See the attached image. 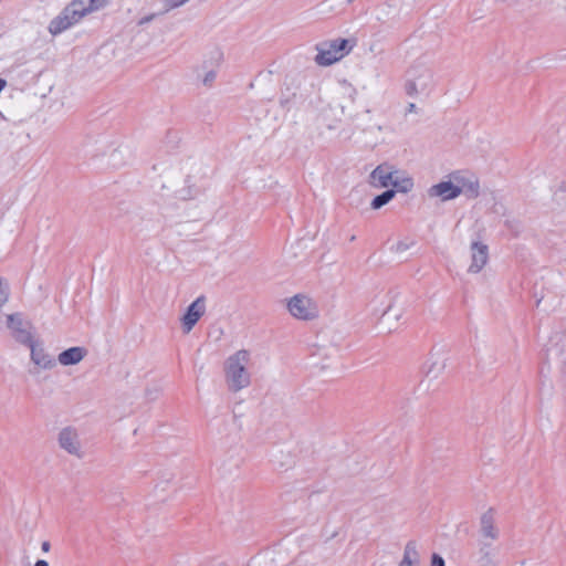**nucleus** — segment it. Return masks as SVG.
Wrapping results in <instances>:
<instances>
[{"instance_id": "a878e982", "label": "nucleus", "mask_w": 566, "mask_h": 566, "mask_svg": "<svg viewBox=\"0 0 566 566\" xmlns=\"http://www.w3.org/2000/svg\"><path fill=\"white\" fill-rule=\"evenodd\" d=\"M50 548H51V544H50V542H48V541L42 542V544H41V549H42L44 553H48V552L50 551Z\"/></svg>"}, {"instance_id": "6ab92c4d", "label": "nucleus", "mask_w": 566, "mask_h": 566, "mask_svg": "<svg viewBox=\"0 0 566 566\" xmlns=\"http://www.w3.org/2000/svg\"><path fill=\"white\" fill-rule=\"evenodd\" d=\"M396 195V191L394 189H387L385 190L384 192H381L380 195L376 196L370 206L373 209L377 210V209H380L381 207H384L385 205H387L389 201L392 200V198L395 197Z\"/></svg>"}, {"instance_id": "ddd939ff", "label": "nucleus", "mask_w": 566, "mask_h": 566, "mask_svg": "<svg viewBox=\"0 0 566 566\" xmlns=\"http://www.w3.org/2000/svg\"><path fill=\"white\" fill-rule=\"evenodd\" d=\"M496 541L479 538V566H497L495 556L497 554Z\"/></svg>"}, {"instance_id": "473e14b6", "label": "nucleus", "mask_w": 566, "mask_h": 566, "mask_svg": "<svg viewBox=\"0 0 566 566\" xmlns=\"http://www.w3.org/2000/svg\"><path fill=\"white\" fill-rule=\"evenodd\" d=\"M339 106H340L342 113L344 114V113H345L346 105H345V104H339Z\"/></svg>"}, {"instance_id": "f8f14e48", "label": "nucleus", "mask_w": 566, "mask_h": 566, "mask_svg": "<svg viewBox=\"0 0 566 566\" xmlns=\"http://www.w3.org/2000/svg\"><path fill=\"white\" fill-rule=\"evenodd\" d=\"M471 259L469 266L470 273H479L489 260V248L486 244L474 241L471 243Z\"/></svg>"}, {"instance_id": "412c9836", "label": "nucleus", "mask_w": 566, "mask_h": 566, "mask_svg": "<svg viewBox=\"0 0 566 566\" xmlns=\"http://www.w3.org/2000/svg\"><path fill=\"white\" fill-rule=\"evenodd\" d=\"M77 1L84 7V9L88 13L104 8L109 2V0H77Z\"/></svg>"}, {"instance_id": "c85d7f7f", "label": "nucleus", "mask_w": 566, "mask_h": 566, "mask_svg": "<svg viewBox=\"0 0 566 566\" xmlns=\"http://www.w3.org/2000/svg\"><path fill=\"white\" fill-rule=\"evenodd\" d=\"M34 566H49L48 562L44 559H38Z\"/></svg>"}, {"instance_id": "cd10ccee", "label": "nucleus", "mask_w": 566, "mask_h": 566, "mask_svg": "<svg viewBox=\"0 0 566 566\" xmlns=\"http://www.w3.org/2000/svg\"><path fill=\"white\" fill-rule=\"evenodd\" d=\"M416 109H417V106H416V104H413V103H410V104L408 105V107H407V112H408V113H413V112H416Z\"/></svg>"}, {"instance_id": "6e6552de", "label": "nucleus", "mask_w": 566, "mask_h": 566, "mask_svg": "<svg viewBox=\"0 0 566 566\" xmlns=\"http://www.w3.org/2000/svg\"><path fill=\"white\" fill-rule=\"evenodd\" d=\"M206 312V296H198L180 318L184 333L188 334Z\"/></svg>"}, {"instance_id": "2eb2a0df", "label": "nucleus", "mask_w": 566, "mask_h": 566, "mask_svg": "<svg viewBox=\"0 0 566 566\" xmlns=\"http://www.w3.org/2000/svg\"><path fill=\"white\" fill-rule=\"evenodd\" d=\"M87 354L84 347L75 346L59 354L57 360L63 366L78 364Z\"/></svg>"}, {"instance_id": "4468645a", "label": "nucleus", "mask_w": 566, "mask_h": 566, "mask_svg": "<svg viewBox=\"0 0 566 566\" xmlns=\"http://www.w3.org/2000/svg\"><path fill=\"white\" fill-rule=\"evenodd\" d=\"M31 349V360L43 369H50L54 366V360L48 355L43 347L39 346L34 340L27 345Z\"/></svg>"}, {"instance_id": "b1692460", "label": "nucleus", "mask_w": 566, "mask_h": 566, "mask_svg": "<svg viewBox=\"0 0 566 566\" xmlns=\"http://www.w3.org/2000/svg\"><path fill=\"white\" fill-rule=\"evenodd\" d=\"M431 566H446V563H444V559L443 557L438 554V553H433L431 555Z\"/></svg>"}, {"instance_id": "20e7f679", "label": "nucleus", "mask_w": 566, "mask_h": 566, "mask_svg": "<svg viewBox=\"0 0 566 566\" xmlns=\"http://www.w3.org/2000/svg\"><path fill=\"white\" fill-rule=\"evenodd\" d=\"M410 78L406 83V93L410 96L424 92L432 85L433 72L423 64H416L409 71Z\"/></svg>"}, {"instance_id": "5701e85b", "label": "nucleus", "mask_w": 566, "mask_h": 566, "mask_svg": "<svg viewBox=\"0 0 566 566\" xmlns=\"http://www.w3.org/2000/svg\"><path fill=\"white\" fill-rule=\"evenodd\" d=\"M188 0H164V4H165L166 10L168 11V10H171V9L182 6Z\"/></svg>"}, {"instance_id": "9b49d317", "label": "nucleus", "mask_w": 566, "mask_h": 566, "mask_svg": "<svg viewBox=\"0 0 566 566\" xmlns=\"http://www.w3.org/2000/svg\"><path fill=\"white\" fill-rule=\"evenodd\" d=\"M427 193L430 198H440L441 201H448L458 198L462 193V188L452 181H441L432 185Z\"/></svg>"}, {"instance_id": "a211bd4d", "label": "nucleus", "mask_w": 566, "mask_h": 566, "mask_svg": "<svg viewBox=\"0 0 566 566\" xmlns=\"http://www.w3.org/2000/svg\"><path fill=\"white\" fill-rule=\"evenodd\" d=\"M248 566H276L271 552H265L252 557Z\"/></svg>"}, {"instance_id": "aec40b11", "label": "nucleus", "mask_w": 566, "mask_h": 566, "mask_svg": "<svg viewBox=\"0 0 566 566\" xmlns=\"http://www.w3.org/2000/svg\"><path fill=\"white\" fill-rule=\"evenodd\" d=\"M504 224L511 234L515 238L523 232V222L518 218H507Z\"/></svg>"}, {"instance_id": "7ed1b4c3", "label": "nucleus", "mask_w": 566, "mask_h": 566, "mask_svg": "<svg viewBox=\"0 0 566 566\" xmlns=\"http://www.w3.org/2000/svg\"><path fill=\"white\" fill-rule=\"evenodd\" d=\"M86 14H88V12L84 7L77 0H73L50 22L49 31L53 35L60 34L80 22Z\"/></svg>"}, {"instance_id": "f3484780", "label": "nucleus", "mask_w": 566, "mask_h": 566, "mask_svg": "<svg viewBox=\"0 0 566 566\" xmlns=\"http://www.w3.org/2000/svg\"><path fill=\"white\" fill-rule=\"evenodd\" d=\"M462 193H464L468 198L474 199L480 193V185L478 180H461Z\"/></svg>"}, {"instance_id": "0eeeda50", "label": "nucleus", "mask_w": 566, "mask_h": 566, "mask_svg": "<svg viewBox=\"0 0 566 566\" xmlns=\"http://www.w3.org/2000/svg\"><path fill=\"white\" fill-rule=\"evenodd\" d=\"M57 442L60 448L63 449L69 454L74 455L77 459H82L84 457V452L82 451V446L76 429L72 427L63 428L59 432Z\"/></svg>"}, {"instance_id": "2f4dec72", "label": "nucleus", "mask_w": 566, "mask_h": 566, "mask_svg": "<svg viewBox=\"0 0 566 566\" xmlns=\"http://www.w3.org/2000/svg\"><path fill=\"white\" fill-rule=\"evenodd\" d=\"M154 18V15H149V17H146L142 20L140 23H144V22H149L151 19Z\"/></svg>"}, {"instance_id": "f03ea898", "label": "nucleus", "mask_w": 566, "mask_h": 566, "mask_svg": "<svg viewBox=\"0 0 566 566\" xmlns=\"http://www.w3.org/2000/svg\"><path fill=\"white\" fill-rule=\"evenodd\" d=\"M398 171L392 170L389 165H378L370 174L371 184L378 188L392 186L400 192H408L413 187L411 178L399 179Z\"/></svg>"}, {"instance_id": "4be33fe9", "label": "nucleus", "mask_w": 566, "mask_h": 566, "mask_svg": "<svg viewBox=\"0 0 566 566\" xmlns=\"http://www.w3.org/2000/svg\"><path fill=\"white\" fill-rule=\"evenodd\" d=\"M340 95L347 98L352 104L355 103L357 91L354 86L348 83H344L340 87Z\"/></svg>"}, {"instance_id": "9d476101", "label": "nucleus", "mask_w": 566, "mask_h": 566, "mask_svg": "<svg viewBox=\"0 0 566 566\" xmlns=\"http://www.w3.org/2000/svg\"><path fill=\"white\" fill-rule=\"evenodd\" d=\"M479 538L497 541L500 538V528L496 525L495 510L490 507L480 517Z\"/></svg>"}, {"instance_id": "423d86ee", "label": "nucleus", "mask_w": 566, "mask_h": 566, "mask_svg": "<svg viewBox=\"0 0 566 566\" xmlns=\"http://www.w3.org/2000/svg\"><path fill=\"white\" fill-rule=\"evenodd\" d=\"M287 310L298 319L311 321L317 317L318 311L315 302L304 294H296L287 302Z\"/></svg>"}, {"instance_id": "393cba45", "label": "nucleus", "mask_w": 566, "mask_h": 566, "mask_svg": "<svg viewBox=\"0 0 566 566\" xmlns=\"http://www.w3.org/2000/svg\"><path fill=\"white\" fill-rule=\"evenodd\" d=\"M216 76H217V74H216V72H214V71H209V72L205 75V77H203V80H202V83H203L206 86H210V85L213 83V81L216 80Z\"/></svg>"}, {"instance_id": "c756f323", "label": "nucleus", "mask_w": 566, "mask_h": 566, "mask_svg": "<svg viewBox=\"0 0 566 566\" xmlns=\"http://www.w3.org/2000/svg\"><path fill=\"white\" fill-rule=\"evenodd\" d=\"M406 249H407V245L402 242H399L396 248L397 251H405Z\"/></svg>"}, {"instance_id": "dca6fc26", "label": "nucleus", "mask_w": 566, "mask_h": 566, "mask_svg": "<svg viewBox=\"0 0 566 566\" xmlns=\"http://www.w3.org/2000/svg\"><path fill=\"white\" fill-rule=\"evenodd\" d=\"M420 555L416 541H409L405 545L403 556L398 566H419Z\"/></svg>"}, {"instance_id": "f257e3e1", "label": "nucleus", "mask_w": 566, "mask_h": 566, "mask_svg": "<svg viewBox=\"0 0 566 566\" xmlns=\"http://www.w3.org/2000/svg\"><path fill=\"white\" fill-rule=\"evenodd\" d=\"M249 360L250 353L245 349H240L224 361L226 382L230 391L238 392L250 386L251 377L247 370Z\"/></svg>"}, {"instance_id": "bb28decb", "label": "nucleus", "mask_w": 566, "mask_h": 566, "mask_svg": "<svg viewBox=\"0 0 566 566\" xmlns=\"http://www.w3.org/2000/svg\"><path fill=\"white\" fill-rule=\"evenodd\" d=\"M289 103H290V99H289V98H283V97H281V99H280V104H281V106H282V107H284V108H287V109H289Z\"/></svg>"}, {"instance_id": "39448f33", "label": "nucleus", "mask_w": 566, "mask_h": 566, "mask_svg": "<svg viewBox=\"0 0 566 566\" xmlns=\"http://www.w3.org/2000/svg\"><path fill=\"white\" fill-rule=\"evenodd\" d=\"M347 46L348 41L346 39H336L329 43H324L318 48L315 61L318 65H331L342 59L344 54L349 51Z\"/></svg>"}, {"instance_id": "1a4fd4ad", "label": "nucleus", "mask_w": 566, "mask_h": 566, "mask_svg": "<svg viewBox=\"0 0 566 566\" xmlns=\"http://www.w3.org/2000/svg\"><path fill=\"white\" fill-rule=\"evenodd\" d=\"M8 327L12 331L14 339L20 344L30 345L33 342L30 324L23 322L21 314L8 315Z\"/></svg>"}, {"instance_id": "7c9ffc66", "label": "nucleus", "mask_w": 566, "mask_h": 566, "mask_svg": "<svg viewBox=\"0 0 566 566\" xmlns=\"http://www.w3.org/2000/svg\"><path fill=\"white\" fill-rule=\"evenodd\" d=\"M7 86V81L4 78H0V92Z\"/></svg>"}]
</instances>
